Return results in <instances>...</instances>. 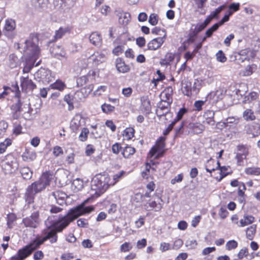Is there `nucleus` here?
<instances>
[{
    "mask_svg": "<svg viewBox=\"0 0 260 260\" xmlns=\"http://www.w3.org/2000/svg\"><path fill=\"white\" fill-rule=\"evenodd\" d=\"M166 36V35L164 34L162 37H157L150 41L147 44L148 49L151 50H155L160 48L165 42Z\"/></svg>",
    "mask_w": 260,
    "mask_h": 260,
    "instance_id": "nucleus-17",
    "label": "nucleus"
},
{
    "mask_svg": "<svg viewBox=\"0 0 260 260\" xmlns=\"http://www.w3.org/2000/svg\"><path fill=\"white\" fill-rule=\"evenodd\" d=\"M63 100L68 105V110L69 111L73 110L74 108V106L70 95H65L63 98Z\"/></svg>",
    "mask_w": 260,
    "mask_h": 260,
    "instance_id": "nucleus-57",
    "label": "nucleus"
},
{
    "mask_svg": "<svg viewBox=\"0 0 260 260\" xmlns=\"http://www.w3.org/2000/svg\"><path fill=\"white\" fill-rule=\"evenodd\" d=\"M243 117L246 121H252L255 119L253 112L249 109H247L243 113Z\"/></svg>",
    "mask_w": 260,
    "mask_h": 260,
    "instance_id": "nucleus-34",
    "label": "nucleus"
},
{
    "mask_svg": "<svg viewBox=\"0 0 260 260\" xmlns=\"http://www.w3.org/2000/svg\"><path fill=\"white\" fill-rule=\"evenodd\" d=\"M216 57L217 61L221 62H224L226 60V57L221 50H219L216 54Z\"/></svg>",
    "mask_w": 260,
    "mask_h": 260,
    "instance_id": "nucleus-53",
    "label": "nucleus"
},
{
    "mask_svg": "<svg viewBox=\"0 0 260 260\" xmlns=\"http://www.w3.org/2000/svg\"><path fill=\"white\" fill-rule=\"evenodd\" d=\"M89 40L91 43L98 47L101 46L102 44V38L100 33L94 31L89 36Z\"/></svg>",
    "mask_w": 260,
    "mask_h": 260,
    "instance_id": "nucleus-20",
    "label": "nucleus"
},
{
    "mask_svg": "<svg viewBox=\"0 0 260 260\" xmlns=\"http://www.w3.org/2000/svg\"><path fill=\"white\" fill-rule=\"evenodd\" d=\"M51 196L59 205H61L64 203L66 194L62 191H56L52 192Z\"/></svg>",
    "mask_w": 260,
    "mask_h": 260,
    "instance_id": "nucleus-21",
    "label": "nucleus"
},
{
    "mask_svg": "<svg viewBox=\"0 0 260 260\" xmlns=\"http://www.w3.org/2000/svg\"><path fill=\"white\" fill-rule=\"evenodd\" d=\"M103 112L108 113L114 110L115 107L110 104H104L101 106Z\"/></svg>",
    "mask_w": 260,
    "mask_h": 260,
    "instance_id": "nucleus-50",
    "label": "nucleus"
},
{
    "mask_svg": "<svg viewBox=\"0 0 260 260\" xmlns=\"http://www.w3.org/2000/svg\"><path fill=\"white\" fill-rule=\"evenodd\" d=\"M249 53V50L247 49H244L241 50L238 54L236 56V58L239 57L238 59L241 60L242 62L244 61L245 60L249 59V57L248 56V53Z\"/></svg>",
    "mask_w": 260,
    "mask_h": 260,
    "instance_id": "nucleus-42",
    "label": "nucleus"
},
{
    "mask_svg": "<svg viewBox=\"0 0 260 260\" xmlns=\"http://www.w3.org/2000/svg\"><path fill=\"white\" fill-rule=\"evenodd\" d=\"M51 177L48 173H43L39 179L28 186L27 191L30 194H36L44 189L49 185Z\"/></svg>",
    "mask_w": 260,
    "mask_h": 260,
    "instance_id": "nucleus-3",
    "label": "nucleus"
},
{
    "mask_svg": "<svg viewBox=\"0 0 260 260\" xmlns=\"http://www.w3.org/2000/svg\"><path fill=\"white\" fill-rule=\"evenodd\" d=\"M194 28L193 29L191 28V31L190 32L189 35L190 37H193L197 35V34L203 30L206 26L203 23H198L196 25H194ZM193 26V25H192Z\"/></svg>",
    "mask_w": 260,
    "mask_h": 260,
    "instance_id": "nucleus-30",
    "label": "nucleus"
},
{
    "mask_svg": "<svg viewBox=\"0 0 260 260\" xmlns=\"http://www.w3.org/2000/svg\"><path fill=\"white\" fill-rule=\"evenodd\" d=\"M203 116L205 118L207 123L211 125H213L214 124V112L213 111L207 110L205 112Z\"/></svg>",
    "mask_w": 260,
    "mask_h": 260,
    "instance_id": "nucleus-24",
    "label": "nucleus"
},
{
    "mask_svg": "<svg viewBox=\"0 0 260 260\" xmlns=\"http://www.w3.org/2000/svg\"><path fill=\"white\" fill-rule=\"evenodd\" d=\"M125 172L124 171H121L117 173L114 174L112 176V178L109 177V184L110 186L115 185L122 178Z\"/></svg>",
    "mask_w": 260,
    "mask_h": 260,
    "instance_id": "nucleus-28",
    "label": "nucleus"
},
{
    "mask_svg": "<svg viewBox=\"0 0 260 260\" xmlns=\"http://www.w3.org/2000/svg\"><path fill=\"white\" fill-rule=\"evenodd\" d=\"M218 214L221 218L224 219L228 216L229 212L225 208L221 207L219 209Z\"/></svg>",
    "mask_w": 260,
    "mask_h": 260,
    "instance_id": "nucleus-63",
    "label": "nucleus"
},
{
    "mask_svg": "<svg viewBox=\"0 0 260 260\" xmlns=\"http://www.w3.org/2000/svg\"><path fill=\"white\" fill-rule=\"evenodd\" d=\"M23 222L26 227L37 228L40 222L39 213L38 212L32 213L30 217L23 219Z\"/></svg>",
    "mask_w": 260,
    "mask_h": 260,
    "instance_id": "nucleus-14",
    "label": "nucleus"
},
{
    "mask_svg": "<svg viewBox=\"0 0 260 260\" xmlns=\"http://www.w3.org/2000/svg\"><path fill=\"white\" fill-rule=\"evenodd\" d=\"M89 131L87 128H83L82 129L81 132L79 136V139L81 141H85L88 137Z\"/></svg>",
    "mask_w": 260,
    "mask_h": 260,
    "instance_id": "nucleus-47",
    "label": "nucleus"
},
{
    "mask_svg": "<svg viewBox=\"0 0 260 260\" xmlns=\"http://www.w3.org/2000/svg\"><path fill=\"white\" fill-rule=\"evenodd\" d=\"M219 26L217 25V24H214L212 27L209 28L206 31V36L207 37H210L214 31H216Z\"/></svg>",
    "mask_w": 260,
    "mask_h": 260,
    "instance_id": "nucleus-56",
    "label": "nucleus"
},
{
    "mask_svg": "<svg viewBox=\"0 0 260 260\" xmlns=\"http://www.w3.org/2000/svg\"><path fill=\"white\" fill-rule=\"evenodd\" d=\"M31 253V251L25 245L18 250L16 254L11 257V260H24Z\"/></svg>",
    "mask_w": 260,
    "mask_h": 260,
    "instance_id": "nucleus-16",
    "label": "nucleus"
},
{
    "mask_svg": "<svg viewBox=\"0 0 260 260\" xmlns=\"http://www.w3.org/2000/svg\"><path fill=\"white\" fill-rule=\"evenodd\" d=\"M80 117L75 116L73 118L71 122V127L73 130H76L80 125Z\"/></svg>",
    "mask_w": 260,
    "mask_h": 260,
    "instance_id": "nucleus-46",
    "label": "nucleus"
},
{
    "mask_svg": "<svg viewBox=\"0 0 260 260\" xmlns=\"http://www.w3.org/2000/svg\"><path fill=\"white\" fill-rule=\"evenodd\" d=\"M88 199L86 200L82 204L71 209L67 215L62 217L58 221L50 222L48 218L45 221L49 229L46 232V236L42 238H36L26 246L32 253L40 246L47 240H50L51 243H56L57 241V232H60L67 227L69 224L79 216L88 214L94 210L93 206H85Z\"/></svg>",
    "mask_w": 260,
    "mask_h": 260,
    "instance_id": "nucleus-1",
    "label": "nucleus"
},
{
    "mask_svg": "<svg viewBox=\"0 0 260 260\" xmlns=\"http://www.w3.org/2000/svg\"><path fill=\"white\" fill-rule=\"evenodd\" d=\"M83 187V181L80 178L74 179L72 184V189L74 192L81 190Z\"/></svg>",
    "mask_w": 260,
    "mask_h": 260,
    "instance_id": "nucleus-26",
    "label": "nucleus"
},
{
    "mask_svg": "<svg viewBox=\"0 0 260 260\" xmlns=\"http://www.w3.org/2000/svg\"><path fill=\"white\" fill-rule=\"evenodd\" d=\"M48 0H36L35 6L42 9H46L48 7Z\"/></svg>",
    "mask_w": 260,
    "mask_h": 260,
    "instance_id": "nucleus-48",
    "label": "nucleus"
},
{
    "mask_svg": "<svg viewBox=\"0 0 260 260\" xmlns=\"http://www.w3.org/2000/svg\"><path fill=\"white\" fill-rule=\"evenodd\" d=\"M135 130L132 127H127L125 129L123 133L124 140H129L134 136Z\"/></svg>",
    "mask_w": 260,
    "mask_h": 260,
    "instance_id": "nucleus-35",
    "label": "nucleus"
},
{
    "mask_svg": "<svg viewBox=\"0 0 260 260\" xmlns=\"http://www.w3.org/2000/svg\"><path fill=\"white\" fill-rule=\"evenodd\" d=\"M109 177L108 175H96L93 178L91 182V192L92 195L99 196L104 192L110 186L109 184Z\"/></svg>",
    "mask_w": 260,
    "mask_h": 260,
    "instance_id": "nucleus-2",
    "label": "nucleus"
},
{
    "mask_svg": "<svg viewBox=\"0 0 260 260\" xmlns=\"http://www.w3.org/2000/svg\"><path fill=\"white\" fill-rule=\"evenodd\" d=\"M135 149L131 146H127L123 149L122 154L124 157L128 158L135 152Z\"/></svg>",
    "mask_w": 260,
    "mask_h": 260,
    "instance_id": "nucleus-36",
    "label": "nucleus"
},
{
    "mask_svg": "<svg viewBox=\"0 0 260 260\" xmlns=\"http://www.w3.org/2000/svg\"><path fill=\"white\" fill-rule=\"evenodd\" d=\"M238 246V243L235 240L229 241L226 245L225 247L227 250H231L233 249H235Z\"/></svg>",
    "mask_w": 260,
    "mask_h": 260,
    "instance_id": "nucleus-51",
    "label": "nucleus"
},
{
    "mask_svg": "<svg viewBox=\"0 0 260 260\" xmlns=\"http://www.w3.org/2000/svg\"><path fill=\"white\" fill-rule=\"evenodd\" d=\"M8 126L7 122L3 120L0 121V135H4Z\"/></svg>",
    "mask_w": 260,
    "mask_h": 260,
    "instance_id": "nucleus-62",
    "label": "nucleus"
},
{
    "mask_svg": "<svg viewBox=\"0 0 260 260\" xmlns=\"http://www.w3.org/2000/svg\"><path fill=\"white\" fill-rule=\"evenodd\" d=\"M245 172L248 175H259L260 174V168H247L245 169Z\"/></svg>",
    "mask_w": 260,
    "mask_h": 260,
    "instance_id": "nucleus-43",
    "label": "nucleus"
},
{
    "mask_svg": "<svg viewBox=\"0 0 260 260\" xmlns=\"http://www.w3.org/2000/svg\"><path fill=\"white\" fill-rule=\"evenodd\" d=\"M257 98V94L255 92H251L245 97L244 102L250 103L255 100Z\"/></svg>",
    "mask_w": 260,
    "mask_h": 260,
    "instance_id": "nucleus-49",
    "label": "nucleus"
},
{
    "mask_svg": "<svg viewBox=\"0 0 260 260\" xmlns=\"http://www.w3.org/2000/svg\"><path fill=\"white\" fill-rule=\"evenodd\" d=\"M37 40L36 37H30L28 39L25 41V46L24 47L26 54L31 56V59L34 63L40 55V49L35 43Z\"/></svg>",
    "mask_w": 260,
    "mask_h": 260,
    "instance_id": "nucleus-4",
    "label": "nucleus"
},
{
    "mask_svg": "<svg viewBox=\"0 0 260 260\" xmlns=\"http://www.w3.org/2000/svg\"><path fill=\"white\" fill-rule=\"evenodd\" d=\"M171 249V246L169 243L166 242L160 243L159 250L161 252H164Z\"/></svg>",
    "mask_w": 260,
    "mask_h": 260,
    "instance_id": "nucleus-54",
    "label": "nucleus"
},
{
    "mask_svg": "<svg viewBox=\"0 0 260 260\" xmlns=\"http://www.w3.org/2000/svg\"><path fill=\"white\" fill-rule=\"evenodd\" d=\"M131 19V15L128 13L124 12L120 14L119 18V22L123 25L127 24Z\"/></svg>",
    "mask_w": 260,
    "mask_h": 260,
    "instance_id": "nucleus-33",
    "label": "nucleus"
},
{
    "mask_svg": "<svg viewBox=\"0 0 260 260\" xmlns=\"http://www.w3.org/2000/svg\"><path fill=\"white\" fill-rule=\"evenodd\" d=\"M132 248L129 242H125L120 246V251L123 252H128Z\"/></svg>",
    "mask_w": 260,
    "mask_h": 260,
    "instance_id": "nucleus-58",
    "label": "nucleus"
},
{
    "mask_svg": "<svg viewBox=\"0 0 260 260\" xmlns=\"http://www.w3.org/2000/svg\"><path fill=\"white\" fill-rule=\"evenodd\" d=\"M189 128L191 129L195 134H201L205 129V126L200 123H190Z\"/></svg>",
    "mask_w": 260,
    "mask_h": 260,
    "instance_id": "nucleus-27",
    "label": "nucleus"
},
{
    "mask_svg": "<svg viewBox=\"0 0 260 260\" xmlns=\"http://www.w3.org/2000/svg\"><path fill=\"white\" fill-rule=\"evenodd\" d=\"M106 56L104 53L95 52L88 58V63H91L92 66H96L106 60Z\"/></svg>",
    "mask_w": 260,
    "mask_h": 260,
    "instance_id": "nucleus-12",
    "label": "nucleus"
},
{
    "mask_svg": "<svg viewBox=\"0 0 260 260\" xmlns=\"http://www.w3.org/2000/svg\"><path fill=\"white\" fill-rule=\"evenodd\" d=\"M183 178V174L182 173L179 174L177 176H175L174 178L171 179V183L172 184H175L176 183H180L182 181Z\"/></svg>",
    "mask_w": 260,
    "mask_h": 260,
    "instance_id": "nucleus-64",
    "label": "nucleus"
},
{
    "mask_svg": "<svg viewBox=\"0 0 260 260\" xmlns=\"http://www.w3.org/2000/svg\"><path fill=\"white\" fill-rule=\"evenodd\" d=\"M50 52L54 57L59 59L67 57L66 53L64 49L61 46L58 45H54L50 49Z\"/></svg>",
    "mask_w": 260,
    "mask_h": 260,
    "instance_id": "nucleus-18",
    "label": "nucleus"
},
{
    "mask_svg": "<svg viewBox=\"0 0 260 260\" xmlns=\"http://www.w3.org/2000/svg\"><path fill=\"white\" fill-rule=\"evenodd\" d=\"M226 90L224 88H219L216 91L211 92L208 96L211 98L213 97V102L217 103L219 100L222 99L225 94Z\"/></svg>",
    "mask_w": 260,
    "mask_h": 260,
    "instance_id": "nucleus-19",
    "label": "nucleus"
},
{
    "mask_svg": "<svg viewBox=\"0 0 260 260\" xmlns=\"http://www.w3.org/2000/svg\"><path fill=\"white\" fill-rule=\"evenodd\" d=\"M16 24L14 20L12 19H8L6 20L5 29L8 31H12L15 29Z\"/></svg>",
    "mask_w": 260,
    "mask_h": 260,
    "instance_id": "nucleus-38",
    "label": "nucleus"
},
{
    "mask_svg": "<svg viewBox=\"0 0 260 260\" xmlns=\"http://www.w3.org/2000/svg\"><path fill=\"white\" fill-rule=\"evenodd\" d=\"M22 158L24 161H31L36 158V153L32 150L27 149L22 154Z\"/></svg>",
    "mask_w": 260,
    "mask_h": 260,
    "instance_id": "nucleus-23",
    "label": "nucleus"
},
{
    "mask_svg": "<svg viewBox=\"0 0 260 260\" xmlns=\"http://www.w3.org/2000/svg\"><path fill=\"white\" fill-rule=\"evenodd\" d=\"M257 69V67L254 64L248 65L243 72L244 76L251 75Z\"/></svg>",
    "mask_w": 260,
    "mask_h": 260,
    "instance_id": "nucleus-39",
    "label": "nucleus"
},
{
    "mask_svg": "<svg viewBox=\"0 0 260 260\" xmlns=\"http://www.w3.org/2000/svg\"><path fill=\"white\" fill-rule=\"evenodd\" d=\"M69 30L67 27H60L58 30L55 31V34L54 35L55 39L57 40L61 38L63 36L69 31Z\"/></svg>",
    "mask_w": 260,
    "mask_h": 260,
    "instance_id": "nucleus-41",
    "label": "nucleus"
},
{
    "mask_svg": "<svg viewBox=\"0 0 260 260\" xmlns=\"http://www.w3.org/2000/svg\"><path fill=\"white\" fill-rule=\"evenodd\" d=\"M201 84L198 80H196L193 84V86L191 87V83L189 81H184L182 83V90L184 94L190 96L192 94V90L196 93L199 91L201 88Z\"/></svg>",
    "mask_w": 260,
    "mask_h": 260,
    "instance_id": "nucleus-10",
    "label": "nucleus"
},
{
    "mask_svg": "<svg viewBox=\"0 0 260 260\" xmlns=\"http://www.w3.org/2000/svg\"><path fill=\"white\" fill-rule=\"evenodd\" d=\"M172 102V100L170 98L168 99V101H164L161 100L159 102L156 109V114L158 117H161L166 115L167 114H171L169 113L170 110V105Z\"/></svg>",
    "mask_w": 260,
    "mask_h": 260,
    "instance_id": "nucleus-9",
    "label": "nucleus"
},
{
    "mask_svg": "<svg viewBox=\"0 0 260 260\" xmlns=\"http://www.w3.org/2000/svg\"><path fill=\"white\" fill-rule=\"evenodd\" d=\"M11 109L14 111L21 112L23 113L24 117L25 118H28L30 116V114L32 111L30 107V104H22L19 99L17 102L12 105Z\"/></svg>",
    "mask_w": 260,
    "mask_h": 260,
    "instance_id": "nucleus-7",
    "label": "nucleus"
},
{
    "mask_svg": "<svg viewBox=\"0 0 260 260\" xmlns=\"http://www.w3.org/2000/svg\"><path fill=\"white\" fill-rule=\"evenodd\" d=\"M206 101L198 100L196 101L193 105L196 111H200L202 109V107L205 104Z\"/></svg>",
    "mask_w": 260,
    "mask_h": 260,
    "instance_id": "nucleus-52",
    "label": "nucleus"
},
{
    "mask_svg": "<svg viewBox=\"0 0 260 260\" xmlns=\"http://www.w3.org/2000/svg\"><path fill=\"white\" fill-rule=\"evenodd\" d=\"M165 138L161 137L156 141L155 145L150 150L149 155L150 157L158 158L161 156L163 153V149L165 147Z\"/></svg>",
    "mask_w": 260,
    "mask_h": 260,
    "instance_id": "nucleus-8",
    "label": "nucleus"
},
{
    "mask_svg": "<svg viewBox=\"0 0 260 260\" xmlns=\"http://www.w3.org/2000/svg\"><path fill=\"white\" fill-rule=\"evenodd\" d=\"M141 109L146 112L150 110V104L149 100L146 98H143L141 99Z\"/></svg>",
    "mask_w": 260,
    "mask_h": 260,
    "instance_id": "nucleus-40",
    "label": "nucleus"
},
{
    "mask_svg": "<svg viewBox=\"0 0 260 260\" xmlns=\"http://www.w3.org/2000/svg\"><path fill=\"white\" fill-rule=\"evenodd\" d=\"M215 163V161L212 159V158H210L207 160V164L205 166V169L207 172L211 173L212 171H214L215 170L218 169L219 168H220V165L219 161H217L216 163L217 167L216 168H210V166H211V164Z\"/></svg>",
    "mask_w": 260,
    "mask_h": 260,
    "instance_id": "nucleus-37",
    "label": "nucleus"
},
{
    "mask_svg": "<svg viewBox=\"0 0 260 260\" xmlns=\"http://www.w3.org/2000/svg\"><path fill=\"white\" fill-rule=\"evenodd\" d=\"M174 59V55L171 53H167L165 57V59H164V63L165 64H169L171 61H172Z\"/></svg>",
    "mask_w": 260,
    "mask_h": 260,
    "instance_id": "nucleus-60",
    "label": "nucleus"
},
{
    "mask_svg": "<svg viewBox=\"0 0 260 260\" xmlns=\"http://www.w3.org/2000/svg\"><path fill=\"white\" fill-rule=\"evenodd\" d=\"M66 87L65 83L60 80H57L55 82L50 85V88L59 91L63 90Z\"/></svg>",
    "mask_w": 260,
    "mask_h": 260,
    "instance_id": "nucleus-29",
    "label": "nucleus"
},
{
    "mask_svg": "<svg viewBox=\"0 0 260 260\" xmlns=\"http://www.w3.org/2000/svg\"><path fill=\"white\" fill-rule=\"evenodd\" d=\"M254 217L252 215H244L243 218L240 219L239 224L240 227H244L254 222Z\"/></svg>",
    "mask_w": 260,
    "mask_h": 260,
    "instance_id": "nucleus-25",
    "label": "nucleus"
},
{
    "mask_svg": "<svg viewBox=\"0 0 260 260\" xmlns=\"http://www.w3.org/2000/svg\"><path fill=\"white\" fill-rule=\"evenodd\" d=\"M187 110L186 108H182L179 110V111L177 113V116L175 119L174 121H176V122L177 121L180 120L183 117V116L187 112Z\"/></svg>",
    "mask_w": 260,
    "mask_h": 260,
    "instance_id": "nucleus-59",
    "label": "nucleus"
},
{
    "mask_svg": "<svg viewBox=\"0 0 260 260\" xmlns=\"http://www.w3.org/2000/svg\"><path fill=\"white\" fill-rule=\"evenodd\" d=\"M11 145V140L10 139H6L3 142L0 143V153H4L7 148Z\"/></svg>",
    "mask_w": 260,
    "mask_h": 260,
    "instance_id": "nucleus-45",
    "label": "nucleus"
},
{
    "mask_svg": "<svg viewBox=\"0 0 260 260\" xmlns=\"http://www.w3.org/2000/svg\"><path fill=\"white\" fill-rule=\"evenodd\" d=\"M151 195L149 194V192L146 191L144 194L141 193H137L135 194L133 200L137 203L144 202L145 201V199L147 198H150Z\"/></svg>",
    "mask_w": 260,
    "mask_h": 260,
    "instance_id": "nucleus-31",
    "label": "nucleus"
},
{
    "mask_svg": "<svg viewBox=\"0 0 260 260\" xmlns=\"http://www.w3.org/2000/svg\"><path fill=\"white\" fill-rule=\"evenodd\" d=\"M2 167L5 174H10L17 169L18 164L14 156L10 154L2 161Z\"/></svg>",
    "mask_w": 260,
    "mask_h": 260,
    "instance_id": "nucleus-5",
    "label": "nucleus"
},
{
    "mask_svg": "<svg viewBox=\"0 0 260 260\" xmlns=\"http://www.w3.org/2000/svg\"><path fill=\"white\" fill-rule=\"evenodd\" d=\"M237 152H236L235 158L237 160V164L239 166L242 165L244 159L249 153V147L243 145H239L237 146Z\"/></svg>",
    "mask_w": 260,
    "mask_h": 260,
    "instance_id": "nucleus-11",
    "label": "nucleus"
},
{
    "mask_svg": "<svg viewBox=\"0 0 260 260\" xmlns=\"http://www.w3.org/2000/svg\"><path fill=\"white\" fill-rule=\"evenodd\" d=\"M146 203L144 205L146 208L150 210L154 209L155 211H159L162 208V200L159 197H156L154 200H149L148 201L145 200Z\"/></svg>",
    "mask_w": 260,
    "mask_h": 260,
    "instance_id": "nucleus-13",
    "label": "nucleus"
},
{
    "mask_svg": "<svg viewBox=\"0 0 260 260\" xmlns=\"http://www.w3.org/2000/svg\"><path fill=\"white\" fill-rule=\"evenodd\" d=\"M148 22L152 25H155L158 22V16L156 14L152 13L149 16Z\"/></svg>",
    "mask_w": 260,
    "mask_h": 260,
    "instance_id": "nucleus-55",
    "label": "nucleus"
},
{
    "mask_svg": "<svg viewBox=\"0 0 260 260\" xmlns=\"http://www.w3.org/2000/svg\"><path fill=\"white\" fill-rule=\"evenodd\" d=\"M20 173L24 179H30L32 175V171L28 167L22 168L20 170Z\"/></svg>",
    "mask_w": 260,
    "mask_h": 260,
    "instance_id": "nucleus-32",
    "label": "nucleus"
},
{
    "mask_svg": "<svg viewBox=\"0 0 260 260\" xmlns=\"http://www.w3.org/2000/svg\"><path fill=\"white\" fill-rule=\"evenodd\" d=\"M256 225H252L248 228L246 230V237L249 240H252L255 233Z\"/></svg>",
    "mask_w": 260,
    "mask_h": 260,
    "instance_id": "nucleus-44",
    "label": "nucleus"
},
{
    "mask_svg": "<svg viewBox=\"0 0 260 260\" xmlns=\"http://www.w3.org/2000/svg\"><path fill=\"white\" fill-rule=\"evenodd\" d=\"M116 67L117 70L121 73H126L129 70V67L127 66L121 59L117 58L116 61Z\"/></svg>",
    "mask_w": 260,
    "mask_h": 260,
    "instance_id": "nucleus-22",
    "label": "nucleus"
},
{
    "mask_svg": "<svg viewBox=\"0 0 260 260\" xmlns=\"http://www.w3.org/2000/svg\"><path fill=\"white\" fill-rule=\"evenodd\" d=\"M20 82L22 90L26 92L32 91L36 87V84L28 78V76L21 77Z\"/></svg>",
    "mask_w": 260,
    "mask_h": 260,
    "instance_id": "nucleus-15",
    "label": "nucleus"
},
{
    "mask_svg": "<svg viewBox=\"0 0 260 260\" xmlns=\"http://www.w3.org/2000/svg\"><path fill=\"white\" fill-rule=\"evenodd\" d=\"M34 77L36 80L42 82L44 84H48L54 78L51 71L44 68H41L36 72Z\"/></svg>",
    "mask_w": 260,
    "mask_h": 260,
    "instance_id": "nucleus-6",
    "label": "nucleus"
},
{
    "mask_svg": "<svg viewBox=\"0 0 260 260\" xmlns=\"http://www.w3.org/2000/svg\"><path fill=\"white\" fill-rule=\"evenodd\" d=\"M183 244V241L180 239H178L174 241L173 246L171 247L172 249L177 250L182 246Z\"/></svg>",
    "mask_w": 260,
    "mask_h": 260,
    "instance_id": "nucleus-61",
    "label": "nucleus"
}]
</instances>
